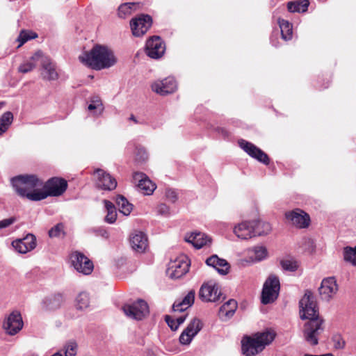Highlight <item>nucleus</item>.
Masks as SVG:
<instances>
[{
    "label": "nucleus",
    "instance_id": "nucleus-5",
    "mask_svg": "<svg viewBox=\"0 0 356 356\" xmlns=\"http://www.w3.org/2000/svg\"><path fill=\"white\" fill-rule=\"evenodd\" d=\"M271 230L270 225L261 220L243 221L234 227V234L239 238L248 239L257 236L268 234Z\"/></svg>",
    "mask_w": 356,
    "mask_h": 356
},
{
    "label": "nucleus",
    "instance_id": "nucleus-22",
    "mask_svg": "<svg viewBox=\"0 0 356 356\" xmlns=\"http://www.w3.org/2000/svg\"><path fill=\"white\" fill-rule=\"evenodd\" d=\"M133 179L134 182H138L137 185L138 188L144 195H149L152 194L156 188V184L143 172H134Z\"/></svg>",
    "mask_w": 356,
    "mask_h": 356
},
{
    "label": "nucleus",
    "instance_id": "nucleus-13",
    "mask_svg": "<svg viewBox=\"0 0 356 356\" xmlns=\"http://www.w3.org/2000/svg\"><path fill=\"white\" fill-rule=\"evenodd\" d=\"M152 19L148 15H140L130 22L132 34L136 37L143 35L151 27Z\"/></svg>",
    "mask_w": 356,
    "mask_h": 356
},
{
    "label": "nucleus",
    "instance_id": "nucleus-18",
    "mask_svg": "<svg viewBox=\"0 0 356 356\" xmlns=\"http://www.w3.org/2000/svg\"><path fill=\"white\" fill-rule=\"evenodd\" d=\"M152 90L161 95H165L176 91L177 83L174 77L168 76L162 80L154 81L151 86Z\"/></svg>",
    "mask_w": 356,
    "mask_h": 356
},
{
    "label": "nucleus",
    "instance_id": "nucleus-10",
    "mask_svg": "<svg viewBox=\"0 0 356 356\" xmlns=\"http://www.w3.org/2000/svg\"><path fill=\"white\" fill-rule=\"evenodd\" d=\"M189 270V263L186 257H179L171 261L166 270V273L171 279H179L184 275Z\"/></svg>",
    "mask_w": 356,
    "mask_h": 356
},
{
    "label": "nucleus",
    "instance_id": "nucleus-2",
    "mask_svg": "<svg viewBox=\"0 0 356 356\" xmlns=\"http://www.w3.org/2000/svg\"><path fill=\"white\" fill-rule=\"evenodd\" d=\"M81 63L95 70L108 69L114 66L118 58L111 48L104 44H95L89 51L79 56Z\"/></svg>",
    "mask_w": 356,
    "mask_h": 356
},
{
    "label": "nucleus",
    "instance_id": "nucleus-3",
    "mask_svg": "<svg viewBox=\"0 0 356 356\" xmlns=\"http://www.w3.org/2000/svg\"><path fill=\"white\" fill-rule=\"evenodd\" d=\"M11 184L17 194L30 201H40L38 198L42 192L43 180L35 175H21L13 177Z\"/></svg>",
    "mask_w": 356,
    "mask_h": 356
},
{
    "label": "nucleus",
    "instance_id": "nucleus-49",
    "mask_svg": "<svg viewBox=\"0 0 356 356\" xmlns=\"http://www.w3.org/2000/svg\"><path fill=\"white\" fill-rule=\"evenodd\" d=\"M188 307H186V305L183 302L182 300L175 301L172 305V309L174 312H184L186 310Z\"/></svg>",
    "mask_w": 356,
    "mask_h": 356
},
{
    "label": "nucleus",
    "instance_id": "nucleus-23",
    "mask_svg": "<svg viewBox=\"0 0 356 356\" xmlns=\"http://www.w3.org/2000/svg\"><path fill=\"white\" fill-rule=\"evenodd\" d=\"M132 249L138 253L144 252L148 247V240L145 234L142 232L135 231L129 238Z\"/></svg>",
    "mask_w": 356,
    "mask_h": 356
},
{
    "label": "nucleus",
    "instance_id": "nucleus-7",
    "mask_svg": "<svg viewBox=\"0 0 356 356\" xmlns=\"http://www.w3.org/2000/svg\"><path fill=\"white\" fill-rule=\"evenodd\" d=\"M67 188V181L63 178L52 177L43 183L42 192L38 198L41 200L47 197H58L61 195Z\"/></svg>",
    "mask_w": 356,
    "mask_h": 356
},
{
    "label": "nucleus",
    "instance_id": "nucleus-51",
    "mask_svg": "<svg viewBox=\"0 0 356 356\" xmlns=\"http://www.w3.org/2000/svg\"><path fill=\"white\" fill-rule=\"evenodd\" d=\"M165 321L172 330H177L178 329L179 327L177 325L176 319L172 318L169 316H166Z\"/></svg>",
    "mask_w": 356,
    "mask_h": 356
},
{
    "label": "nucleus",
    "instance_id": "nucleus-46",
    "mask_svg": "<svg viewBox=\"0 0 356 356\" xmlns=\"http://www.w3.org/2000/svg\"><path fill=\"white\" fill-rule=\"evenodd\" d=\"M334 347L337 349H343L345 347V341L341 335L337 334L332 337Z\"/></svg>",
    "mask_w": 356,
    "mask_h": 356
},
{
    "label": "nucleus",
    "instance_id": "nucleus-61",
    "mask_svg": "<svg viewBox=\"0 0 356 356\" xmlns=\"http://www.w3.org/2000/svg\"><path fill=\"white\" fill-rule=\"evenodd\" d=\"M259 229H260V230H263V229H264V228H263L262 227H259Z\"/></svg>",
    "mask_w": 356,
    "mask_h": 356
},
{
    "label": "nucleus",
    "instance_id": "nucleus-42",
    "mask_svg": "<svg viewBox=\"0 0 356 356\" xmlns=\"http://www.w3.org/2000/svg\"><path fill=\"white\" fill-rule=\"evenodd\" d=\"M77 347L75 341H69L64 347L65 356H76Z\"/></svg>",
    "mask_w": 356,
    "mask_h": 356
},
{
    "label": "nucleus",
    "instance_id": "nucleus-20",
    "mask_svg": "<svg viewBox=\"0 0 356 356\" xmlns=\"http://www.w3.org/2000/svg\"><path fill=\"white\" fill-rule=\"evenodd\" d=\"M202 323L197 318H193L179 337V342L182 345H188L193 337L202 330Z\"/></svg>",
    "mask_w": 356,
    "mask_h": 356
},
{
    "label": "nucleus",
    "instance_id": "nucleus-38",
    "mask_svg": "<svg viewBox=\"0 0 356 356\" xmlns=\"http://www.w3.org/2000/svg\"><path fill=\"white\" fill-rule=\"evenodd\" d=\"M89 295L86 292L80 293L76 298V307L78 309L83 310L89 307Z\"/></svg>",
    "mask_w": 356,
    "mask_h": 356
},
{
    "label": "nucleus",
    "instance_id": "nucleus-58",
    "mask_svg": "<svg viewBox=\"0 0 356 356\" xmlns=\"http://www.w3.org/2000/svg\"><path fill=\"white\" fill-rule=\"evenodd\" d=\"M4 105L3 102H0V109L2 108V106Z\"/></svg>",
    "mask_w": 356,
    "mask_h": 356
},
{
    "label": "nucleus",
    "instance_id": "nucleus-25",
    "mask_svg": "<svg viewBox=\"0 0 356 356\" xmlns=\"http://www.w3.org/2000/svg\"><path fill=\"white\" fill-rule=\"evenodd\" d=\"M206 264L215 268L220 275H227L229 273L230 266L224 259H221L216 254H213L206 259Z\"/></svg>",
    "mask_w": 356,
    "mask_h": 356
},
{
    "label": "nucleus",
    "instance_id": "nucleus-59",
    "mask_svg": "<svg viewBox=\"0 0 356 356\" xmlns=\"http://www.w3.org/2000/svg\"><path fill=\"white\" fill-rule=\"evenodd\" d=\"M222 132L225 133V135L227 134L226 131L222 130Z\"/></svg>",
    "mask_w": 356,
    "mask_h": 356
},
{
    "label": "nucleus",
    "instance_id": "nucleus-21",
    "mask_svg": "<svg viewBox=\"0 0 356 356\" xmlns=\"http://www.w3.org/2000/svg\"><path fill=\"white\" fill-rule=\"evenodd\" d=\"M12 245L17 252L25 254L36 247V238L33 234H29L23 238L14 241Z\"/></svg>",
    "mask_w": 356,
    "mask_h": 356
},
{
    "label": "nucleus",
    "instance_id": "nucleus-27",
    "mask_svg": "<svg viewBox=\"0 0 356 356\" xmlns=\"http://www.w3.org/2000/svg\"><path fill=\"white\" fill-rule=\"evenodd\" d=\"M236 309V301L233 299H230L220 307L219 316L223 320H227L234 314Z\"/></svg>",
    "mask_w": 356,
    "mask_h": 356
},
{
    "label": "nucleus",
    "instance_id": "nucleus-37",
    "mask_svg": "<svg viewBox=\"0 0 356 356\" xmlns=\"http://www.w3.org/2000/svg\"><path fill=\"white\" fill-rule=\"evenodd\" d=\"M135 147V160L137 162H144L148 158V154L145 149L140 145H135L134 143L129 144V147Z\"/></svg>",
    "mask_w": 356,
    "mask_h": 356
},
{
    "label": "nucleus",
    "instance_id": "nucleus-57",
    "mask_svg": "<svg viewBox=\"0 0 356 356\" xmlns=\"http://www.w3.org/2000/svg\"><path fill=\"white\" fill-rule=\"evenodd\" d=\"M271 43L273 44V45L276 46V44L273 42V37L271 38Z\"/></svg>",
    "mask_w": 356,
    "mask_h": 356
},
{
    "label": "nucleus",
    "instance_id": "nucleus-30",
    "mask_svg": "<svg viewBox=\"0 0 356 356\" xmlns=\"http://www.w3.org/2000/svg\"><path fill=\"white\" fill-rule=\"evenodd\" d=\"M309 1L308 0H296L287 4V8L291 13H305L307 10Z\"/></svg>",
    "mask_w": 356,
    "mask_h": 356
},
{
    "label": "nucleus",
    "instance_id": "nucleus-44",
    "mask_svg": "<svg viewBox=\"0 0 356 356\" xmlns=\"http://www.w3.org/2000/svg\"><path fill=\"white\" fill-rule=\"evenodd\" d=\"M156 212L159 215L163 216L165 217H169L170 216V209L164 203H161L157 206Z\"/></svg>",
    "mask_w": 356,
    "mask_h": 356
},
{
    "label": "nucleus",
    "instance_id": "nucleus-16",
    "mask_svg": "<svg viewBox=\"0 0 356 356\" xmlns=\"http://www.w3.org/2000/svg\"><path fill=\"white\" fill-rule=\"evenodd\" d=\"M338 290V284L334 277L324 278L318 288L321 298L325 301H330L332 299Z\"/></svg>",
    "mask_w": 356,
    "mask_h": 356
},
{
    "label": "nucleus",
    "instance_id": "nucleus-15",
    "mask_svg": "<svg viewBox=\"0 0 356 356\" xmlns=\"http://www.w3.org/2000/svg\"><path fill=\"white\" fill-rule=\"evenodd\" d=\"M23 325L21 314L18 311H13L4 320L3 327L7 334L15 335L22 329Z\"/></svg>",
    "mask_w": 356,
    "mask_h": 356
},
{
    "label": "nucleus",
    "instance_id": "nucleus-39",
    "mask_svg": "<svg viewBox=\"0 0 356 356\" xmlns=\"http://www.w3.org/2000/svg\"><path fill=\"white\" fill-rule=\"evenodd\" d=\"M50 238H59L65 235V225L59 222L52 227L48 232Z\"/></svg>",
    "mask_w": 356,
    "mask_h": 356
},
{
    "label": "nucleus",
    "instance_id": "nucleus-28",
    "mask_svg": "<svg viewBox=\"0 0 356 356\" xmlns=\"http://www.w3.org/2000/svg\"><path fill=\"white\" fill-rule=\"evenodd\" d=\"M42 51H37L28 60L21 64L18 67V72L25 74L32 71L36 66V63L40 62Z\"/></svg>",
    "mask_w": 356,
    "mask_h": 356
},
{
    "label": "nucleus",
    "instance_id": "nucleus-54",
    "mask_svg": "<svg viewBox=\"0 0 356 356\" xmlns=\"http://www.w3.org/2000/svg\"><path fill=\"white\" fill-rule=\"evenodd\" d=\"M129 120L134 121L135 123H138V120H136V118H135V116L134 115H131L129 118Z\"/></svg>",
    "mask_w": 356,
    "mask_h": 356
},
{
    "label": "nucleus",
    "instance_id": "nucleus-43",
    "mask_svg": "<svg viewBox=\"0 0 356 356\" xmlns=\"http://www.w3.org/2000/svg\"><path fill=\"white\" fill-rule=\"evenodd\" d=\"M281 265L284 270L291 272L296 271L298 267V264L296 261L289 259L282 261Z\"/></svg>",
    "mask_w": 356,
    "mask_h": 356
},
{
    "label": "nucleus",
    "instance_id": "nucleus-24",
    "mask_svg": "<svg viewBox=\"0 0 356 356\" xmlns=\"http://www.w3.org/2000/svg\"><path fill=\"white\" fill-rule=\"evenodd\" d=\"M40 63L43 70L42 73L43 79L51 81L56 80L58 78L55 64L49 57L44 56L42 52V56L40 58Z\"/></svg>",
    "mask_w": 356,
    "mask_h": 356
},
{
    "label": "nucleus",
    "instance_id": "nucleus-29",
    "mask_svg": "<svg viewBox=\"0 0 356 356\" xmlns=\"http://www.w3.org/2000/svg\"><path fill=\"white\" fill-rule=\"evenodd\" d=\"M63 302V296L61 294H55L45 298L42 301V305L46 309L51 311L60 308Z\"/></svg>",
    "mask_w": 356,
    "mask_h": 356
},
{
    "label": "nucleus",
    "instance_id": "nucleus-45",
    "mask_svg": "<svg viewBox=\"0 0 356 356\" xmlns=\"http://www.w3.org/2000/svg\"><path fill=\"white\" fill-rule=\"evenodd\" d=\"M165 196L166 199L172 203H175L177 200V198H178V195H177V191L172 188H167L165 190Z\"/></svg>",
    "mask_w": 356,
    "mask_h": 356
},
{
    "label": "nucleus",
    "instance_id": "nucleus-35",
    "mask_svg": "<svg viewBox=\"0 0 356 356\" xmlns=\"http://www.w3.org/2000/svg\"><path fill=\"white\" fill-rule=\"evenodd\" d=\"M104 206L107 211L104 220L107 223L113 224L117 219V211L114 204L106 200H104Z\"/></svg>",
    "mask_w": 356,
    "mask_h": 356
},
{
    "label": "nucleus",
    "instance_id": "nucleus-1",
    "mask_svg": "<svg viewBox=\"0 0 356 356\" xmlns=\"http://www.w3.org/2000/svg\"><path fill=\"white\" fill-rule=\"evenodd\" d=\"M300 314L302 319H309L305 323L304 337L312 346L318 343V335L323 331V320L318 317V308L314 294L306 291L299 302Z\"/></svg>",
    "mask_w": 356,
    "mask_h": 356
},
{
    "label": "nucleus",
    "instance_id": "nucleus-60",
    "mask_svg": "<svg viewBox=\"0 0 356 356\" xmlns=\"http://www.w3.org/2000/svg\"><path fill=\"white\" fill-rule=\"evenodd\" d=\"M222 132L225 133V135L227 134L226 131L222 130Z\"/></svg>",
    "mask_w": 356,
    "mask_h": 356
},
{
    "label": "nucleus",
    "instance_id": "nucleus-17",
    "mask_svg": "<svg viewBox=\"0 0 356 356\" xmlns=\"http://www.w3.org/2000/svg\"><path fill=\"white\" fill-rule=\"evenodd\" d=\"M285 217L289 222L300 229L307 228L310 223L309 216L300 209L286 212Z\"/></svg>",
    "mask_w": 356,
    "mask_h": 356
},
{
    "label": "nucleus",
    "instance_id": "nucleus-56",
    "mask_svg": "<svg viewBox=\"0 0 356 356\" xmlns=\"http://www.w3.org/2000/svg\"><path fill=\"white\" fill-rule=\"evenodd\" d=\"M51 356H63V355L60 352H57Z\"/></svg>",
    "mask_w": 356,
    "mask_h": 356
},
{
    "label": "nucleus",
    "instance_id": "nucleus-33",
    "mask_svg": "<svg viewBox=\"0 0 356 356\" xmlns=\"http://www.w3.org/2000/svg\"><path fill=\"white\" fill-rule=\"evenodd\" d=\"M119 211L124 216H129L133 209V205L122 195H118L115 200Z\"/></svg>",
    "mask_w": 356,
    "mask_h": 356
},
{
    "label": "nucleus",
    "instance_id": "nucleus-40",
    "mask_svg": "<svg viewBox=\"0 0 356 356\" xmlns=\"http://www.w3.org/2000/svg\"><path fill=\"white\" fill-rule=\"evenodd\" d=\"M252 252L253 254L252 257H254L256 261H261L267 256V250L264 246H256L253 248Z\"/></svg>",
    "mask_w": 356,
    "mask_h": 356
},
{
    "label": "nucleus",
    "instance_id": "nucleus-11",
    "mask_svg": "<svg viewBox=\"0 0 356 356\" xmlns=\"http://www.w3.org/2000/svg\"><path fill=\"white\" fill-rule=\"evenodd\" d=\"M221 293L218 284L213 280L204 283L199 291L200 298L204 302H216L220 298Z\"/></svg>",
    "mask_w": 356,
    "mask_h": 356
},
{
    "label": "nucleus",
    "instance_id": "nucleus-4",
    "mask_svg": "<svg viewBox=\"0 0 356 356\" xmlns=\"http://www.w3.org/2000/svg\"><path fill=\"white\" fill-rule=\"evenodd\" d=\"M273 331L257 333L253 337H245L241 341V350L245 356H254L261 352L275 339Z\"/></svg>",
    "mask_w": 356,
    "mask_h": 356
},
{
    "label": "nucleus",
    "instance_id": "nucleus-32",
    "mask_svg": "<svg viewBox=\"0 0 356 356\" xmlns=\"http://www.w3.org/2000/svg\"><path fill=\"white\" fill-rule=\"evenodd\" d=\"M88 109L92 112L94 115L99 116L103 113L104 107L99 97H93L90 100Z\"/></svg>",
    "mask_w": 356,
    "mask_h": 356
},
{
    "label": "nucleus",
    "instance_id": "nucleus-52",
    "mask_svg": "<svg viewBox=\"0 0 356 356\" xmlns=\"http://www.w3.org/2000/svg\"><path fill=\"white\" fill-rule=\"evenodd\" d=\"M186 316H187V315L185 314V315L179 316L176 318V323H177V325H178V327L185 321Z\"/></svg>",
    "mask_w": 356,
    "mask_h": 356
},
{
    "label": "nucleus",
    "instance_id": "nucleus-34",
    "mask_svg": "<svg viewBox=\"0 0 356 356\" xmlns=\"http://www.w3.org/2000/svg\"><path fill=\"white\" fill-rule=\"evenodd\" d=\"M139 4L137 3L129 2L122 3L118 8V15L119 17L124 19L131 15V13L136 10Z\"/></svg>",
    "mask_w": 356,
    "mask_h": 356
},
{
    "label": "nucleus",
    "instance_id": "nucleus-41",
    "mask_svg": "<svg viewBox=\"0 0 356 356\" xmlns=\"http://www.w3.org/2000/svg\"><path fill=\"white\" fill-rule=\"evenodd\" d=\"M13 120V115L11 112L4 113L0 118V126L8 129Z\"/></svg>",
    "mask_w": 356,
    "mask_h": 356
},
{
    "label": "nucleus",
    "instance_id": "nucleus-26",
    "mask_svg": "<svg viewBox=\"0 0 356 356\" xmlns=\"http://www.w3.org/2000/svg\"><path fill=\"white\" fill-rule=\"evenodd\" d=\"M186 241L193 244L197 249L211 243L210 238L202 232H192L186 236Z\"/></svg>",
    "mask_w": 356,
    "mask_h": 356
},
{
    "label": "nucleus",
    "instance_id": "nucleus-8",
    "mask_svg": "<svg viewBox=\"0 0 356 356\" xmlns=\"http://www.w3.org/2000/svg\"><path fill=\"white\" fill-rule=\"evenodd\" d=\"M70 261L71 266L79 273L88 275L93 270L92 261L81 252L74 251L71 252Z\"/></svg>",
    "mask_w": 356,
    "mask_h": 356
},
{
    "label": "nucleus",
    "instance_id": "nucleus-9",
    "mask_svg": "<svg viewBox=\"0 0 356 356\" xmlns=\"http://www.w3.org/2000/svg\"><path fill=\"white\" fill-rule=\"evenodd\" d=\"M122 310L127 317L139 321L148 314L149 307L145 300L138 299L131 303L125 304Z\"/></svg>",
    "mask_w": 356,
    "mask_h": 356
},
{
    "label": "nucleus",
    "instance_id": "nucleus-36",
    "mask_svg": "<svg viewBox=\"0 0 356 356\" xmlns=\"http://www.w3.org/2000/svg\"><path fill=\"white\" fill-rule=\"evenodd\" d=\"M343 259L356 266V245L355 247L346 246L343 250Z\"/></svg>",
    "mask_w": 356,
    "mask_h": 356
},
{
    "label": "nucleus",
    "instance_id": "nucleus-55",
    "mask_svg": "<svg viewBox=\"0 0 356 356\" xmlns=\"http://www.w3.org/2000/svg\"><path fill=\"white\" fill-rule=\"evenodd\" d=\"M108 235V232L106 230H102V236L107 237Z\"/></svg>",
    "mask_w": 356,
    "mask_h": 356
},
{
    "label": "nucleus",
    "instance_id": "nucleus-14",
    "mask_svg": "<svg viewBox=\"0 0 356 356\" xmlns=\"http://www.w3.org/2000/svg\"><path fill=\"white\" fill-rule=\"evenodd\" d=\"M165 51V45L159 36H153L146 42L145 51L151 58L159 59L161 58Z\"/></svg>",
    "mask_w": 356,
    "mask_h": 356
},
{
    "label": "nucleus",
    "instance_id": "nucleus-19",
    "mask_svg": "<svg viewBox=\"0 0 356 356\" xmlns=\"http://www.w3.org/2000/svg\"><path fill=\"white\" fill-rule=\"evenodd\" d=\"M94 175L96 179L97 186L102 190L112 191L117 186V181L109 173L102 169H97Z\"/></svg>",
    "mask_w": 356,
    "mask_h": 356
},
{
    "label": "nucleus",
    "instance_id": "nucleus-6",
    "mask_svg": "<svg viewBox=\"0 0 356 356\" xmlns=\"http://www.w3.org/2000/svg\"><path fill=\"white\" fill-rule=\"evenodd\" d=\"M280 284L278 277L274 275H270L264 284L261 302L264 305L273 302L278 297Z\"/></svg>",
    "mask_w": 356,
    "mask_h": 356
},
{
    "label": "nucleus",
    "instance_id": "nucleus-47",
    "mask_svg": "<svg viewBox=\"0 0 356 356\" xmlns=\"http://www.w3.org/2000/svg\"><path fill=\"white\" fill-rule=\"evenodd\" d=\"M195 293L193 290L190 291L186 296L181 300L186 305V307H191L195 300Z\"/></svg>",
    "mask_w": 356,
    "mask_h": 356
},
{
    "label": "nucleus",
    "instance_id": "nucleus-12",
    "mask_svg": "<svg viewBox=\"0 0 356 356\" xmlns=\"http://www.w3.org/2000/svg\"><path fill=\"white\" fill-rule=\"evenodd\" d=\"M238 143L239 147L250 156L262 163L263 164H269L270 159L268 156L253 143H250L244 139L238 140Z\"/></svg>",
    "mask_w": 356,
    "mask_h": 356
},
{
    "label": "nucleus",
    "instance_id": "nucleus-48",
    "mask_svg": "<svg viewBox=\"0 0 356 356\" xmlns=\"http://www.w3.org/2000/svg\"><path fill=\"white\" fill-rule=\"evenodd\" d=\"M35 37H36L35 34H34L33 35H30L27 32L22 31L20 33V34L18 37V39H17V40L19 42V47L24 44L25 42H26L30 39L35 38Z\"/></svg>",
    "mask_w": 356,
    "mask_h": 356
},
{
    "label": "nucleus",
    "instance_id": "nucleus-31",
    "mask_svg": "<svg viewBox=\"0 0 356 356\" xmlns=\"http://www.w3.org/2000/svg\"><path fill=\"white\" fill-rule=\"evenodd\" d=\"M278 24L280 28L282 39L285 41L290 40L292 38L293 35L292 24L283 19H278Z\"/></svg>",
    "mask_w": 356,
    "mask_h": 356
},
{
    "label": "nucleus",
    "instance_id": "nucleus-50",
    "mask_svg": "<svg viewBox=\"0 0 356 356\" xmlns=\"http://www.w3.org/2000/svg\"><path fill=\"white\" fill-rule=\"evenodd\" d=\"M15 222L16 218L15 217L3 219L0 220V229L7 228Z\"/></svg>",
    "mask_w": 356,
    "mask_h": 356
},
{
    "label": "nucleus",
    "instance_id": "nucleus-53",
    "mask_svg": "<svg viewBox=\"0 0 356 356\" xmlns=\"http://www.w3.org/2000/svg\"><path fill=\"white\" fill-rule=\"evenodd\" d=\"M7 130L8 129L6 127H3L0 126V136L5 133Z\"/></svg>",
    "mask_w": 356,
    "mask_h": 356
}]
</instances>
